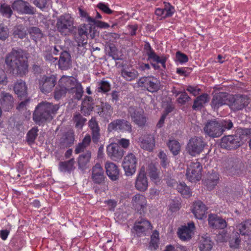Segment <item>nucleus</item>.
<instances>
[{
  "label": "nucleus",
  "mask_w": 251,
  "mask_h": 251,
  "mask_svg": "<svg viewBox=\"0 0 251 251\" xmlns=\"http://www.w3.org/2000/svg\"><path fill=\"white\" fill-rule=\"evenodd\" d=\"M206 143L201 137H195L189 140L187 146L188 152L193 156L200 154L203 150Z\"/></svg>",
  "instance_id": "6"
},
{
  "label": "nucleus",
  "mask_w": 251,
  "mask_h": 251,
  "mask_svg": "<svg viewBox=\"0 0 251 251\" xmlns=\"http://www.w3.org/2000/svg\"><path fill=\"white\" fill-rule=\"evenodd\" d=\"M59 107L48 102L39 103L36 107L33 114V119L37 124L40 125L48 120H51L52 114L56 113Z\"/></svg>",
  "instance_id": "2"
},
{
  "label": "nucleus",
  "mask_w": 251,
  "mask_h": 251,
  "mask_svg": "<svg viewBox=\"0 0 251 251\" xmlns=\"http://www.w3.org/2000/svg\"><path fill=\"white\" fill-rule=\"evenodd\" d=\"M12 7L14 10L20 14H34V8L28 2L23 0L15 1L12 4Z\"/></svg>",
  "instance_id": "17"
},
{
  "label": "nucleus",
  "mask_w": 251,
  "mask_h": 251,
  "mask_svg": "<svg viewBox=\"0 0 251 251\" xmlns=\"http://www.w3.org/2000/svg\"><path fill=\"white\" fill-rule=\"evenodd\" d=\"M67 79V77H62L59 80L58 86L56 87L54 92V97L55 100H58L66 95L68 90L66 87L67 84H66V80Z\"/></svg>",
  "instance_id": "27"
},
{
  "label": "nucleus",
  "mask_w": 251,
  "mask_h": 251,
  "mask_svg": "<svg viewBox=\"0 0 251 251\" xmlns=\"http://www.w3.org/2000/svg\"><path fill=\"white\" fill-rule=\"evenodd\" d=\"M71 61L70 54L67 51L62 52L60 56L58 63H69Z\"/></svg>",
  "instance_id": "57"
},
{
  "label": "nucleus",
  "mask_w": 251,
  "mask_h": 251,
  "mask_svg": "<svg viewBox=\"0 0 251 251\" xmlns=\"http://www.w3.org/2000/svg\"><path fill=\"white\" fill-rule=\"evenodd\" d=\"M135 187L141 192H145L148 187V180L146 176L145 167L142 166L139 171L135 182Z\"/></svg>",
  "instance_id": "13"
},
{
  "label": "nucleus",
  "mask_w": 251,
  "mask_h": 251,
  "mask_svg": "<svg viewBox=\"0 0 251 251\" xmlns=\"http://www.w3.org/2000/svg\"><path fill=\"white\" fill-rule=\"evenodd\" d=\"M140 147L144 150L151 151L154 147V140L151 135H149L145 138L141 139Z\"/></svg>",
  "instance_id": "35"
},
{
  "label": "nucleus",
  "mask_w": 251,
  "mask_h": 251,
  "mask_svg": "<svg viewBox=\"0 0 251 251\" xmlns=\"http://www.w3.org/2000/svg\"><path fill=\"white\" fill-rule=\"evenodd\" d=\"M202 166L201 163L196 161L192 162L188 165L186 176L187 179L192 182H195L201 179V171Z\"/></svg>",
  "instance_id": "10"
},
{
  "label": "nucleus",
  "mask_w": 251,
  "mask_h": 251,
  "mask_svg": "<svg viewBox=\"0 0 251 251\" xmlns=\"http://www.w3.org/2000/svg\"><path fill=\"white\" fill-rule=\"evenodd\" d=\"M75 140L74 133L72 132H68L65 135L64 142L67 147H70L73 144Z\"/></svg>",
  "instance_id": "51"
},
{
  "label": "nucleus",
  "mask_w": 251,
  "mask_h": 251,
  "mask_svg": "<svg viewBox=\"0 0 251 251\" xmlns=\"http://www.w3.org/2000/svg\"><path fill=\"white\" fill-rule=\"evenodd\" d=\"M94 25V23H90V24L88 23V25L84 24L80 25L78 29L79 36L81 37L86 36L87 34L92 32Z\"/></svg>",
  "instance_id": "42"
},
{
  "label": "nucleus",
  "mask_w": 251,
  "mask_h": 251,
  "mask_svg": "<svg viewBox=\"0 0 251 251\" xmlns=\"http://www.w3.org/2000/svg\"><path fill=\"white\" fill-rule=\"evenodd\" d=\"M222 168L227 175H239L242 173L244 165L238 159L229 157L223 160Z\"/></svg>",
  "instance_id": "3"
},
{
  "label": "nucleus",
  "mask_w": 251,
  "mask_h": 251,
  "mask_svg": "<svg viewBox=\"0 0 251 251\" xmlns=\"http://www.w3.org/2000/svg\"><path fill=\"white\" fill-rule=\"evenodd\" d=\"M236 233L242 236L251 234V220L244 221L236 226Z\"/></svg>",
  "instance_id": "29"
},
{
  "label": "nucleus",
  "mask_w": 251,
  "mask_h": 251,
  "mask_svg": "<svg viewBox=\"0 0 251 251\" xmlns=\"http://www.w3.org/2000/svg\"><path fill=\"white\" fill-rule=\"evenodd\" d=\"M91 156V153L89 151H87L85 153L80 155L78 159L79 167L80 168L85 167L87 163L89 162Z\"/></svg>",
  "instance_id": "44"
},
{
  "label": "nucleus",
  "mask_w": 251,
  "mask_h": 251,
  "mask_svg": "<svg viewBox=\"0 0 251 251\" xmlns=\"http://www.w3.org/2000/svg\"><path fill=\"white\" fill-rule=\"evenodd\" d=\"M129 116L132 120L140 126L145 125L146 122V118L141 111L137 110L134 107H130L128 109Z\"/></svg>",
  "instance_id": "24"
},
{
  "label": "nucleus",
  "mask_w": 251,
  "mask_h": 251,
  "mask_svg": "<svg viewBox=\"0 0 251 251\" xmlns=\"http://www.w3.org/2000/svg\"><path fill=\"white\" fill-rule=\"evenodd\" d=\"M98 125L95 122V144L98 142H100V147L99 148L97 155V158L98 159H102L104 157L103 145L102 144V143H103V140L100 135Z\"/></svg>",
  "instance_id": "32"
},
{
  "label": "nucleus",
  "mask_w": 251,
  "mask_h": 251,
  "mask_svg": "<svg viewBox=\"0 0 251 251\" xmlns=\"http://www.w3.org/2000/svg\"><path fill=\"white\" fill-rule=\"evenodd\" d=\"M94 103L93 99L86 96L81 104V111L85 115H89L94 108Z\"/></svg>",
  "instance_id": "33"
},
{
  "label": "nucleus",
  "mask_w": 251,
  "mask_h": 251,
  "mask_svg": "<svg viewBox=\"0 0 251 251\" xmlns=\"http://www.w3.org/2000/svg\"><path fill=\"white\" fill-rule=\"evenodd\" d=\"M73 121L75 126L77 128L81 129L86 121V119L83 117L80 113H76L74 115Z\"/></svg>",
  "instance_id": "47"
},
{
  "label": "nucleus",
  "mask_w": 251,
  "mask_h": 251,
  "mask_svg": "<svg viewBox=\"0 0 251 251\" xmlns=\"http://www.w3.org/2000/svg\"><path fill=\"white\" fill-rule=\"evenodd\" d=\"M137 164V158L133 153H128L125 156L122 166L126 176H132L135 174Z\"/></svg>",
  "instance_id": "8"
},
{
  "label": "nucleus",
  "mask_w": 251,
  "mask_h": 251,
  "mask_svg": "<svg viewBox=\"0 0 251 251\" xmlns=\"http://www.w3.org/2000/svg\"><path fill=\"white\" fill-rule=\"evenodd\" d=\"M74 18L68 14H64L58 18L56 24L57 30L62 35H67L74 29Z\"/></svg>",
  "instance_id": "4"
},
{
  "label": "nucleus",
  "mask_w": 251,
  "mask_h": 251,
  "mask_svg": "<svg viewBox=\"0 0 251 251\" xmlns=\"http://www.w3.org/2000/svg\"><path fill=\"white\" fill-rule=\"evenodd\" d=\"M226 222L225 220L219 217L216 223V225L214 228L223 229L226 226Z\"/></svg>",
  "instance_id": "64"
},
{
  "label": "nucleus",
  "mask_w": 251,
  "mask_h": 251,
  "mask_svg": "<svg viewBox=\"0 0 251 251\" xmlns=\"http://www.w3.org/2000/svg\"><path fill=\"white\" fill-rule=\"evenodd\" d=\"M91 139L89 134H86L83 138L82 142L79 143L76 146L75 150V154H78L83 152L85 149L90 145Z\"/></svg>",
  "instance_id": "37"
},
{
  "label": "nucleus",
  "mask_w": 251,
  "mask_h": 251,
  "mask_svg": "<svg viewBox=\"0 0 251 251\" xmlns=\"http://www.w3.org/2000/svg\"><path fill=\"white\" fill-rule=\"evenodd\" d=\"M132 203L134 208L141 214L144 213L147 205V200L143 195L137 194L134 196Z\"/></svg>",
  "instance_id": "25"
},
{
  "label": "nucleus",
  "mask_w": 251,
  "mask_h": 251,
  "mask_svg": "<svg viewBox=\"0 0 251 251\" xmlns=\"http://www.w3.org/2000/svg\"><path fill=\"white\" fill-rule=\"evenodd\" d=\"M57 78L55 75H44L39 79V86L41 91L43 93L50 92L56 84Z\"/></svg>",
  "instance_id": "11"
},
{
  "label": "nucleus",
  "mask_w": 251,
  "mask_h": 251,
  "mask_svg": "<svg viewBox=\"0 0 251 251\" xmlns=\"http://www.w3.org/2000/svg\"><path fill=\"white\" fill-rule=\"evenodd\" d=\"M144 49L148 55V61H152L156 63H165L167 61L168 57L164 55L160 56L157 55L149 43L146 42Z\"/></svg>",
  "instance_id": "15"
},
{
  "label": "nucleus",
  "mask_w": 251,
  "mask_h": 251,
  "mask_svg": "<svg viewBox=\"0 0 251 251\" xmlns=\"http://www.w3.org/2000/svg\"><path fill=\"white\" fill-rule=\"evenodd\" d=\"M167 145L174 155H176L179 153L181 146L178 141L175 139L170 140Z\"/></svg>",
  "instance_id": "41"
},
{
  "label": "nucleus",
  "mask_w": 251,
  "mask_h": 251,
  "mask_svg": "<svg viewBox=\"0 0 251 251\" xmlns=\"http://www.w3.org/2000/svg\"><path fill=\"white\" fill-rule=\"evenodd\" d=\"M240 235L236 232L233 233L229 241L230 247L232 249H238L240 247Z\"/></svg>",
  "instance_id": "45"
},
{
  "label": "nucleus",
  "mask_w": 251,
  "mask_h": 251,
  "mask_svg": "<svg viewBox=\"0 0 251 251\" xmlns=\"http://www.w3.org/2000/svg\"><path fill=\"white\" fill-rule=\"evenodd\" d=\"M75 93V98L78 100H80L84 93L83 89L81 84H79L76 85Z\"/></svg>",
  "instance_id": "56"
},
{
  "label": "nucleus",
  "mask_w": 251,
  "mask_h": 251,
  "mask_svg": "<svg viewBox=\"0 0 251 251\" xmlns=\"http://www.w3.org/2000/svg\"><path fill=\"white\" fill-rule=\"evenodd\" d=\"M177 189L184 197L189 198L191 196L190 189L185 183H179L177 186Z\"/></svg>",
  "instance_id": "46"
},
{
  "label": "nucleus",
  "mask_w": 251,
  "mask_h": 251,
  "mask_svg": "<svg viewBox=\"0 0 251 251\" xmlns=\"http://www.w3.org/2000/svg\"><path fill=\"white\" fill-rule=\"evenodd\" d=\"M79 14L80 17L83 18V20L87 22L88 23H94V20L90 17L88 13L81 8L78 9Z\"/></svg>",
  "instance_id": "52"
},
{
  "label": "nucleus",
  "mask_w": 251,
  "mask_h": 251,
  "mask_svg": "<svg viewBox=\"0 0 251 251\" xmlns=\"http://www.w3.org/2000/svg\"><path fill=\"white\" fill-rule=\"evenodd\" d=\"M219 177L218 173L212 172L205 180V184L210 189H213L217 185Z\"/></svg>",
  "instance_id": "39"
},
{
  "label": "nucleus",
  "mask_w": 251,
  "mask_h": 251,
  "mask_svg": "<svg viewBox=\"0 0 251 251\" xmlns=\"http://www.w3.org/2000/svg\"><path fill=\"white\" fill-rule=\"evenodd\" d=\"M9 31L7 27L0 25V39L5 40L8 36Z\"/></svg>",
  "instance_id": "61"
},
{
  "label": "nucleus",
  "mask_w": 251,
  "mask_h": 251,
  "mask_svg": "<svg viewBox=\"0 0 251 251\" xmlns=\"http://www.w3.org/2000/svg\"><path fill=\"white\" fill-rule=\"evenodd\" d=\"M13 89L15 94L17 95L20 100L27 97V87L25 83L23 80H18L14 84Z\"/></svg>",
  "instance_id": "28"
},
{
  "label": "nucleus",
  "mask_w": 251,
  "mask_h": 251,
  "mask_svg": "<svg viewBox=\"0 0 251 251\" xmlns=\"http://www.w3.org/2000/svg\"><path fill=\"white\" fill-rule=\"evenodd\" d=\"M242 144V137H241V135L236 134L225 136L221 141V147L228 150L236 149Z\"/></svg>",
  "instance_id": "7"
},
{
  "label": "nucleus",
  "mask_w": 251,
  "mask_h": 251,
  "mask_svg": "<svg viewBox=\"0 0 251 251\" xmlns=\"http://www.w3.org/2000/svg\"><path fill=\"white\" fill-rule=\"evenodd\" d=\"M74 164V158L66 161H61L59 163V169L61 172H70L73 169Z\"/></svg>",
  "instance_id": "40"
},
{
  "label": "nucleus",
  "mask_w": 251,
  "mask_h": 251,
  "mask_svg": "<svg viewBox=\"0 0 251 251\" xmlns=\"http://www.w3.org/2000/svg\"><path fill=\"white\" fill-rule=\"evenodd\" d=\"M99 86L98 88L99 92L105 93L109 91L110 89V85L107 81H101L99 84Z\"/></svg>",
  "instance_id": "55"
},
{
  "label": "nucleus",
  "mask_w": 251,
  "mask_h": 251,
  "mask_svg": "<svg viewBox=\"0 0 251 251\" xmlns=\"http://www.w3.org/2000/svg\"><path fill=\"white\" fill-rule=\"evenodd\" d=\"M190 99V97L188 96L186 92H182L180 94V96L178 98L177 101L181 104H184L189 101Z\"/></svg>",
  "instance_id": "54"
},
{
  "label": "nucleus",
  "mask_w": 251,
  "mask_h": 251,
  "mask_svg": "<svg viewBox=\"0 0 251 251\" xmlns=\"http://www.w3.org/2000/svg\"><path fill=\"white\" fill-rule=\"evenodd\" d=\"M105 178L104 169L100 163H97L95 164V183L100 185L101 191H104L107 189Z\"/></svg>",
  "instance_id": "21"
},
{
  "label": "nucleus",
  "mask_w": 251,
  "mask_h": 251,
  "mask_svg": "<svg viewBox=\"0 0 251 251\" xmlns=\"http://www.w3.org/2000/svg\"><path fill=\"white\" fill-rule=\"evenodd\" d=\"M249 103V99L245 95H229L228 105L233 111L243 109Z\"/></svg>",
  "instance_id": "9"
},
{
  "label": "nucleus",
  "mask_w": 251,
  "mask_h": 251,
  "mask_svg": "<svg viewBox=\"0 0 251 251\" xmlns=\"http://www.w3.org/2000/svg\"><path fill=\"white\" fill-rule=\"evenodd\" d=\"M27 58L21 50H13L6 56L5 63H25Z\"/></svg>",
  "instance_id": "18"
},
{
  "label": "nucleus",
  "mask_w": 251,
  "mask_h": 251,
  "mask_svg": "<svg viewBox=\"0 0 251 251\" xmlns=\"http://www.w3.org/2000/svg\"><path fill=\"white\" fill-rule=\"evenodd\" d=\"M121 75L128 81H131L138 75V72L131 68V66L127 65V64H123L122 65Z\"/></svg>",
  "instance_id": "26"
},
{
  "label": "nucleus",
  "mask_w": 251,
  "mask_h": 251,
  "mask_svg": "<svg viewBox=\"0 0 251 251\" xmlns=\"http://www.w3.org/2000/svg\"><path fill=\"white\" fill-rule=\"evenodd\" d=\"M149 176L152 181H157L159 178V173L155 166L153 164H150L147 169Z\"/></svg>",
  "instance_id": "43"
},
{
  "label": "nucleus",
  "mask_w": 251,
  "mask_h": 251,
  "mask_svg": "<svg viewBox=\"0 0 251 251\" xmlns=\"http://www.w3.org/2000/svg\"><path fill=\"white\" fill-rule=\"evenodd\" d=\"M207 210V207L201 201H195L192 207V212L196 218L199 220L203 219L206 217L205 213Z\"/></svg>",
  "instance_id": "22"
},
{
  "label": "nucleus",
  "mask_w": 251,
  "mask_h": 251,
  "mask_svg": "<svg viewBox=\"0 0 251 251\" xmlns=\"http://www.w3.org/2000/svg\"><path fill=\"white\" fill-rule=\"evenodd\" d=\"M164 10H165V16H163L164 17H170L174 13V7L171 6L169 3L165 4V7L164 8Z\"/></svg>",
  "instance_id": "62"
},
{
  "label": "nucleus",
  "mask_w": 251,
  "mask_h": 251,
  "mask_svg": "<svg viewBox=\"0 0 251 251\" xmlns=\"http://www.w3.org/2000/svg\"><path fill=\"white\" fill-rule=\"evenodd\" d=\"M109 132L120 131L123 132H130L132 126L130 123L124 119H117L110 123L108 126Z\"/></svg>",
  "instance_id": "12"
},
{
  "label": "nucleus",
  "mask_w": 251,
  "mask_h": 251,
  "mask_svg": "<svg viewBox=\"0 0 251 251\" xmlns=\"http://www.w3.org/2000/svg\"><path fill=\"white\" fill-rule=\"evenodd\" d=\"M107 154L113 161L120 160L125 153L124 151L116 143H111L107 147Z\"/></svg>",
  "instance_id": "14"
},
{
  "label": "nucleus",
  "mask_w": 251,
  "mask_h": 251,
  "mask_svg": "<svg viewBox=\"0 0 251 251\" xmlns=\"http://www.w3.org/2000/svg\"><path fill=\"white\" fill-rule=\"evenodd\" d=\"M0 103L5 111H9L13 107L14 98L9 93L2 91L0 94Z\"/></svg>",
  "instance_id": "23"
},
{
  "label": "nucleus",
  "mask_w": 251,
  "mask_h": 251,
  "mask_svg": "<svg viewBox=\"0 0 251 251\" xmlns=\"http://www.w3.org/2000/svg\"><path fill=\"white\" fill-rule=\"evenodd\" d=\"M180 203L178 200H172L170 204V209L172 212H176L180 208Z\"/></svg>",
  "instance_id": "59"
},
{
  "label": "nucleus",
  "mask_w": 251,
  "mask_h": 251,
  "mask_svg": "<svg viewBox=\"0 0 251 251\" xmlns=\"http://www.w3.org/2000/svg\"><path fill=\"white\" fill-rule=\"evenodd\" d=\"M176 58L179 63H186L188 61V57L187 55L178 51L176 54Z\"/></svg>",
  "instance_id": "53"
},
{
  "label": "nucleus",
  "mask_w": 251,
  "mask_h": 251,
  "mask_svg": "<svg viewBox=\"0 0 251 251\" xmlns=\"http://www.w3.org/2000/svg\"><path fill=\"white\" fill-rule=\"evenodd\" d=\"M117 52V49L114 45L111 44L109 45V50H108V54L110 56L112 57L113 59L115 60L118 59Z\"/></svg>",
  "instance_id": "58"
},
{
  "label": "nucleus",
  "mask_w": 251,
  "mask_h": 251,
  "mask_svg": "<svg viewBox=\"0 0 251 251\" xmlns=\"http://www.w3.org/2000/svg\"><path fill=\"white\" fill-rule=\"evenodd\" d=\"M195 228V226L193 222L188 223L187 226H182L178 229V237L182 241L190 240L194 234Z\"/></svg>",
  "instance_id": "20"
},
{
  "label": "nucleus",
  "mask_w": 251,
  "mask_h": 251,
  "mask_svg": "<svg viewBox=\"0 0 251 251\" xmlns=\"http://www.w3.org/2000/svg\"><path fill=\"white\" fill-rule=\"evenodd\" d=\"M199 249L200 251H210L212 248V244L210 238L206 235L200 239Z\"/></svg>",
  "instance_id": "36"
},
{
  "label": "nucleus",
  "mask_w": 251,
  "mask_h": 251,
  "mask_svg": "<svg viewBox=\"0 0 251 251\" xmlns=\"http://www.w3.org/2000/svg\"><path fill=\"white\" fill-rule=\"evenodd\" d=\"M209 100V96L207 94H203L196 99L194 101L192 107L195 110H200Z\"/></svg>",
  "instance_id": "34"
},
{
  "label": "nucleus",
  "mask_w": 251,
  "mask_h": 251,
  "mask_svg": "<svg viewBox=\"0 0 251 251\" xmlns=\"http://www.w3.org/2000/svg\"><path fill=\"white\" fill-rule=\"evenodd\" d=\"M106 172L108 177L112 180H116L119 178V171L116 164L107 162L105 164Z\"/></svg>",
  "instance_id": "30"
},
{
  "label": "nucleus",
  "mask_w": 251,
  "mask_h": 251,
  "mask_svg": "<svg viewBox=\"0 0 251 251\" xmlns=\"http://www.w3.org/2000/svg\"><path fill=\"white\" fill-rule=\"evenodd\" d=\"M96 110L97 113L105 119L109 117L112 112V108L111 105L104 102H100V105H97Z\"/></svg>",
  "instance_id": "31"
},
{
  "label": "nucleus",
  "mask_w": 251,
  "mask_h": 251,
  "mask_svg": "<svg viewBox=\"0 0 251 251\" xmlns=\"http://www.w3.org/2000/svg\"><path fill=\"white\" fill-rule=\"evenodd\" d=\"M232 126L233 124L231 121L211 119L205 122L203 129L206 136L215 138L220 137L226 129H230Z\"/></svg>",
  "instance_id": "1"
},
{
  "label": "nucleus",
  "mask_w": 251,
  "mask_h": 251,
  "mask_svg": "<svg viewBox=\"0 0 251 251\" xmlns=\"http://www.w3.org/2000/svg\"><path fill=\"white\" fill-rule=\"evenodd\" d=\"M28 32L32 39L36 42L40 40L43 37L42 33L37 27H32L30 28L28 30Z\"/></svg>",
  "instance_id": "49"
},
{
  "label": "nucleus",
  "mask_w": 251,
  "mask_h": 251,
  "mask_svg": "<svg viewBox=\"0 0 251 251\" xmlns=\"http://www.w3.org/2000/svg\"><path fill=\"white\" fill-rule=\"evenodd\" d=\"M50 0H34L33 3L39 8L43 10L47 6L48 3Z\"/></svg>",
  "instance_id": "60"
},
{
  "label": "nucleus",
  "mask_w": 251,
  "mask_h": 251,
  "mask_svg": "<svg viewBox=\"0 0 251 251\" xmlns=\"http://www.w3.org/2000/svg\"><path fill=\"white\" fill-rule=\"evenodd\" d=\"M16 66L10 71L13 74L22 76L28 72V64H14Z\"/></svg>",
  "instance_id": "38"
},
{
  "label": "nucleus",
  "mask_w": 251,
  "mask_h": 251,
  "mask_svg": "<svg viewBox=\"0 0 251 251\" xmlns=\"http://www.w3.org/2000/svg\"><path fill=\"white\" fill-rule=\"evenodd\" d=\"M38 129L37 127L32 128L26 134V141L28 144L31 145L34 141L38 135Z\"/></svg>",
  "instance_id": "48"
},
{
  "label": "nucleus",
  "mask_w": 251,
  "mask_h": 251,
  "mask_svg": "<svg viewBox=\"0 0 251 251\" xmlns=\"http://www.w3.org/2000/svg\"><path fill=\"white\" fill-rule=\"evenodd\" d=\"M218 218L219 217L217 216V215L213 214H209L208 218L209 225L214 228Z\"/></svg>",
  "instance_id": "63"
},
{
  "label": "nucleus",
  "mask_w": 251,
  "mask_h": 251,
  "mask_svg": "<svg viewBox=\"0 0 251 251\" xmlns=\"http://www.w3.org/2000/svg\"><path fill=\"white\" fill-rule=\"evenodd\" d=\"M229 95L228 94L224 92L215 94L211 102V107L214 109H218L223 105H228Z\"/></svg>",
  "instance_id": "19"
},
{
  "label": "nucleus",
  "mask_w": 251,
  "mask_h": 251,
  "mask_svg": "<svg viewBox=\"0 0 251 251\" xmlns=\"http://www.w3.org/2000/svg\"><path fill=\"white\" fill-rule=\"evenodd\" d=\"M151 223L147 220L141 218L138 219L134 223L132 228V232H135L137 236H140L149 229L151 228Z\"/></svg>",
  "instance_id": "16"
},
{
  "label": "nucleus",
  "mask_w": 251,
  "mask_h": 251,
  "mask_svg": "<svg viewBox=\"0 0 251 251\" xmlns=\"http://www.w3.org/2000/svg\"><path fill=\"white\" fill-rule=\"evenodd\" d=\"M163 251H190L189 248L186 246L178 245L176 246L167 245Z\"/></svg>",
  "instance_id": "50"
},
{
  "label": "nucleus",
  "mask_w": 251,
  "mask_h": 251,
  "mask_svg": "<svg viewBox=\"0 0 251 251\" xmlns=\"http://www.w3.org/2000/svg\"><path fill=\"white\" fill-rule=\"evenodd\" d=\"M137 84L139 87L151 93L157 92L161 87L160 80L153 76L142 77L138 80Z\"/></svg>",
  "instance_id": "5"
}]
</instances>
